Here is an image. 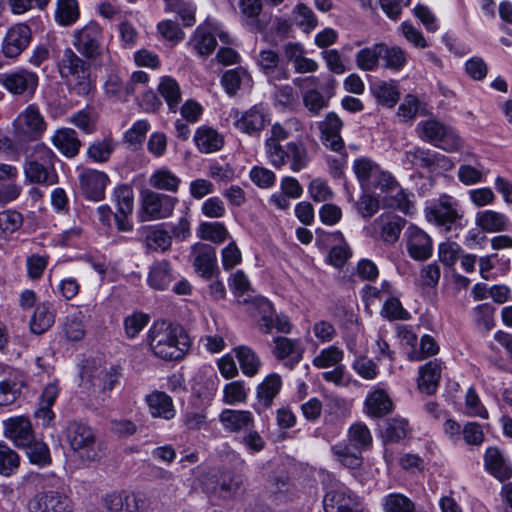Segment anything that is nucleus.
<instances>
[{
  "label": "nucleus",
  "instance_id": "64",
  "mask_svg": "<svg viewBox=\"0 0 512 512\" xmlns=\"http://www.w3.org/2000/svg\"><path fill=\"white\" fill-rule=\"evenodd\" d=\"M383 505L386 512H415L412 501L402 494H389Z\"/></svg>",
  "mask_w": 512,
  "mask_h": 512
},
{
  "label": "nucleus",
  "instance_id": "11",
  "mask_svg": "<svg viewBox=\"0 0 512 512\" xmlns=\"http://www.w3.org/2000/svg\"><path fill=\"white\" fill-rule=\"evenodd\" d=\"M16 133L30 140H38L47 129V123L35 104L27 106L13 122Z\"/></svg>",
  "mask_w": 512,
  "mask_h": 512
},
{
  "label": "nucleus",
  "instance_id": "50",
  "mask_svg": "<svg viewBox=\"0 0 512 512\" xmlns=\"http://www.w3.org/2000/svg\"><path fill=\"white\" fill-rule=\"evenodd\" d=\"M160 95L165 99L170 111L176 112L181 101L180 86L175 79L166 76L158 85Z\"/></svg>",
  "mask_w": 512,
  "mask_h": 512
},
{
  "label": "nucleus",
  "instance_id": "60",
  "mask_svg": "<svg viewBox=\"0 0 512 512\" xmlns=\"http://www.w3.org/2000/svg\"><path fill=\"white\" fill-rule=\"evenodd\" d=\"M247 395L245 383L241 380L227 383L223 388V402L227 405L244 403L247 399Z\"/></svg>",
  "mask_w": 512,
  "mask_h": 512
},
{
  "label": "nucleus",
  "instance_id": "46",
  "mask_svg": "<svg viewBox=\"0 0 512 512\" xmlns=\"http://www.w3.org/2000/svg\"><path fill=\"white\" fill-rule=\"evenodd\" d=\"M23 216L14 209L0 212V239L8 240L23 225Z\"/></svg>",
  "mask_w": 512,
  "mask_h": 512
},
{
  "label": "nucleus",
  "instance_id": "31",
  "mask_svg": "<svg viewBox=\"0 0 512 512\" xmlns=\"http://www.w3.org/2000/svg\"><path fill=\"white\" fill-rule=\"evenodd\" d=\"M475 223L487 233L506 231L510 226L509 218L505 214L494 210L479 211L476 214Z\"/></svg>",
  "mask_w": 512,
  "mask_h": 512
},
{
  "label": "nucleus",
  "instance_id": "28",
  "mask_svg": "<svg viewBox=\"0 0 512 512\" xmlns=\"http://www.w3.org/2000/svg\"><path fill=\"white\" fill-rule=\"evenodd\" d=\"M274 343L275 346L272 353L277 359L284 360L289 358L291 368L301 361L304 349L299 340H293L287 337H276Z\"/></svg>",
  "mask_w": 512,
  "mask_h": 512
},
{
  "label": "nucleus",
  "instance_id": "2",
  "mask_svg": "<svg viewBox=\"0 0 512 512\" xmlns=\"http://www.w3.org/2000/svg\"><path fill=\"white\" fill-rule=\"evenodd\" d=\"M65 438L76 456L87 462H95L103 456L102 442L93 428L86 423L73 420L66 426Z\"/></svg>",
  "mask_w": 512,
  "mask_h": 512
},
{
  "label": "nucleus",
  "instance_id": "33",
  "mask_svg": "<svg viewBox=\"0 0 512 512\" xmlns=\"http://www.w3.org/2000/svg\"><path fill=\"white\" fill-rule=\"evenodd\" d=\"M259 308L264 313L261 318L260 326L264 329L265 333H270L274 328L282 333L290 332L291 323L289 318L285 315H274L272 313V304L268 300H261Z\"/></svg>",
  "mask_w": 512,
  "mask_h": 512
},
{
  "label": "nucleus",
  "instance_id": "9",
  "mask_svg": "<svg viewBox=\"0 0 512 512\" xmlns=\"http://www.w3.org/2000/svg\"><path fill=\"white\" fill-rule=\"evenodd\" d=\"M73 502L58 490H46L35 494L27 503V512H72Z\"/></svg>",
  "mask_w": 512,
  "mask_h": 512
},
{
  "label": "nucleus",
  "instance_id": "24",
  "mask_svg": "<svg viewBox=\"0 0 512 512\" xmlns=\"http://www.w3.org/2000/svg\"><path fill=\"white\" fill-rule=\"evenodd\" d=\"M406 220L392 214H382L373 222L375 229L380 231L381 239L388 244H394L401 234Z\"/></svg>",
  "mask_w": 512,
  "mask_h": 512
},
{
  "label": "nucleus",
  "instance_id": "35",
  "mask_svg": "<svg viewBox=\"0 0 512 512\" xmlns=\"http://www.w3.org/2000/svg\"><path fill=\"white\" fill-rule=\"evenodd\" d=\"M56 310L50 302L37 305L31 319L30 329L34 334L40 335L52 327L55 322Z\"/></svg>",
  "mask_w": 512,
  "mask_h": 512
},
{
  "label": "nucleus",
  "instance_id": "3",
  "mask_svg": "<svg viewBox=\"0 0 512 512\" xmlns=\"http://www.w3.org/2000/svg\"><path fill=\"white\" fill-rule=\"evenodd\" d=\"M61 78L67 80L72 92L79 96H87L91 89L89 77L90 65L78 56L71 48H66L58 62Z\"/></svg>",
  "mask_w": 512,
  "mask_h": 512
},
{
  "label": "nucleus",
  "instance_id": "4",
  "mask_svg": "<svg viewBox=\"0 0 512 512\" xmlns=\"http://www.w3.org/2000/svg\"><path fill=\"white\" fill-rule=\"evenodd\" d=\"M416 132L422 141L446 152L458 151L463 145L462 139L452 127L434 118L420 121Z\"/></svg>",
  "mask_w": 512,
  "mask_h": 512
},
{
  "label": "nucleus",
  "instance_id": "52",
  "mask_svg": "<svg viewBox=\"0 0 512 512\" xmlns=\"http://www.w3.org/2000/svg\"><path fill=\"white\" fill-rule=\"evenodd\" d=\"M115 149V143L111 137H105L94 141L88 148V157L98 163L107 162Z\"/></svg>",
  "mask_w": 512,
  "mask_h": 512
},
{
  "label": "nucleus",
  "instance_id": "56",
  "mask_svg": "<svg viewBox=\"0 0 512 512\" xmlns=\"http://www.w3.org/2000/svg\"><path fill=\"white\" fill-rule=\"evenodd\" d=\"M373 95L380 103L386 104L390 107L394 106L400 97L396 85L393 82H379L372 88Z\"/></svg>",
  "mask_w": 512,
  "mask_h": 512
},
{
  "label": "nucleus",
  "instance_id": "7",
  "mask_svg": "<svg viewBox=\"0 0 512 512\" xmlns=\"http://www.w3.org/2000/svg\"><path fill=\"white\" fill-rule=\"evenodd\" d=\"M37 73L25 68L0 73V85L14 96L32 98L37 90Z\"/></svg>",
  "mask_w": 512,
  "mask_h": 512
},
{
  "label": "nucleus",
  "instance_id": "57",
  "mask_svg": "<svg viewBox=\"0 0 512 512\" xmlns=\"http://www.w3.org/2000/svg\"><path fill=\"white\" fill-rule=\"evenodd\" d=\"M239 10L242 19L250 27L258 26V18L263 9L262 0H239Z\"/></svg>",
  "mask_w": 512,
  "mask_h": 512
},
{
  "label": "nucleus",
  "instance_id": "16",
  "mask_svg": "<svg viewBox=\"0 0 512 512\" xmlns=\"http://www.w3.org/2000/svg\"><path fill=\"white\" fill-rule=\"evenodd\" d=\"M190 259L195 271L205 279H210L218 269L216 249L210 244H194L191 247Z\"/></svg>",
  "mask_w": 512,
  "mask_h": 512
},
{
  "label": "nucleus",
  "instance_id": "43",
  "mask_svg": "<svg viewBox=\"0 0 512 512\" xmlns=\"http://www.w3.org/2000/svg\"><path fill=\"white\" fill-rule=\"evenodd\" d=\"M242 373L247 377L258 374L262 362L258 355L248 346H239L234 349Z\"/></svg>",
  "mask_w": 512,
  "mask_h": 512
},
{
  "label": "nucleus",
  "instance_id": "48",
  "mask_svg": "<svg viewBox=\"0 0 512 512\" xmlns=\"http://www.w3.org/2000/svg\"><path fill=\"white\" fill-rule=\"evenodd\" d=\"M79 6L76 0H58L55 9V21L61 26H70L79 18Z\"/></svg>",
  "mask_w": 512,
  "mask_h": 512
},
{
  "label": "nucleus",
  "instance_id": "10",
  "mask_svg": "<svg viewBox=\"0 0 512 512\" xmlns=\"http://www.w3.org/2000/svg\"><path fill=\"white\" fill-rule=\"evenodd\" d=\"M374 186L380 187L384 195L381 197V202L384 207L397 209L405 214L410 213L412 203L408 195L399 186L394 177L389 173L380 174L378 183Z\"/></svg>",
  "mask_w": 512,
  "mask_h": 512
},
{
  "label": "nucleus",
  "instance_id": "6",
  "mask_svg": "<svg viewBox=\"0 0 512 512\" xmlns=\"http://www.w3.org/2000/svg\"><path fill=\"white\" fill-rule=\"evenodd\" d=\"M103 30L95 21H90L74 31L73 46L86 59L95 60L104 51Z\"/></svg>",
  "mask_w": 512,
  "mask_h": 512
},
{
  "label": "nucleus",
  "instance_id": "42",
  "mask_svg": "<svg viewBox=\"0 0 512 512\" xmlns=\"http://www.w3.org/2000/svg\"><path fill=\"white\" fill-rule=\"evenodd\" d=\"M383 49H385V43H376L359 50L355 57L357 67L362 71H375L379 66Z\"/></svg>",
  "mask_w": 512,
  "mask_h": 512
},
{
  "label": "nucleus",
  "instance_id": "54",
  "mask_svg": "<svg viewBox=\"0 0 512 512\" xmlns=\"http://www.w3.org/2000/svg\"><path fill=\"white\" fill-rule=\"evenodd\" d=\"M353 170L356 174L357 179L362 183L366 184L373 176H377L379 181L380 172L379 166L374 163L371 159L362 157L356 159L353 164Z\"/></svg>",
  "mask_w": 512,
  "mask_h": 512
},
{
  "label": "nucleus",
  "instance_id": "18",
  "mask_svg": "<svg viewBox=\"0 0 512 512\" xmlns=\"http://www.w3.org/2000/svg\"><path fill=\"white\" fill-rule=\"evenodd\" d=\"M3 435L11 440L17 447L23 448L34 440V432L28 418L13 417L3 422Z\"/></svg>",
  "mask_w": 512,
  "mask_h": 512
},
{
  "label": "nucleus",
  "instance_id": "37",
  "mask_svg": "<svg viewBox=\"0 0 512 512\" xmlns=\"http://www.w3.org/2000/svg\"><path fill=\"white\" fill-rule=\"evenodd\" d=\"M53 145L66 157H75L80 150L81 141L77 133L71 128H62L55 132L52 137Z\"/></svg>",
  "mask_w": 512,
  "mask_h": 512
},
{
  "label": "nucleus",
  "instance_id": "36",
  "mask_svg": "<svg viewBox=\"0 0 512 512\" xmlns=\"http://www.w3.org/2000/svg\"><path fill=\"white\" fill-rule=\"evenodd\" d=\"M441 377V365L437 360L419 367L418 388L428 395L434 394Z\"/></svg>",
  "mask_w": 512,
  "mask_h": 512
},
{
  "label": "nucleus",
  "instance_id": "47",
  "mask_svg": "<svg viewBox=\"0 0 512 512\" xmlns=\"http://www.w3.org/2000/svg\"><path fill=\"white\" fill-rule=\"evenodd\" d=\"M20 462V455L5 442L0 441V475L10 477L16 474Z\"/></svg>",
  "mask_w": 512,
  "mask_h": 512
},
{
  "label": "nucleus",
  "instance_id": "38",
  "mask_svg": "<svg viewBox=\"0 0 512 512\" xmlns=\"http://www.w3.org/2000/svg\"><path fill=\"white\" fill-rule=\"evenodd\" d=\"M194 141L202 153H212L220 150L223 146L222 136L208 126H201L196 130Z\"/></svg>",
  "mask_w": 512,
  "mask_h": 512
},
{
  "label": "nucleus",
  "instance_id": "13",
  "mask_svg": "<svg viewBox=\"0 0 512 512\" xmlns=\"http://www.w3.org/2000/svg\"><path fill=\"white\" fill-rule=\"evenodd\" d=\"M268 109L263 104H255L248 110L237 113L235 126L250 136L258 135L269 122Z\"/></svg>",
  "mask_w": 512,
  "mask_h": 512
},
{
  "label": "nucleus",
  "instance_id": "23",
  "mask_svg": "<svg viewBox=\"0 0 512 512\" xmlns=\"http://www.w3.org/2000/svg\"><path fill=\"white\" fill-rule=\"evenodd\" d=\"M149 413L154 418L171 420L176 415L172 398L163 391L155 390L145 396Z\"/></svg>",
  "mask_w": 512,
  "mask_h": 512
},
{
  "label": "nucleus",
  "instance_id": "12",
  "mask_svg": "<svg viewBox=\"0 0 512 512\" xmlns=\"http://www.w3.org/2000/svg\"><path fill=\"white\" fill-rule=\"evenodd\" d=\"M177 198L148 191L144 194L142 200V220L149 221L163 219L172 215Z\"/></svg>",
  "mask_w": 512,
  "mask_h": 512
},
{
  "label": "nucleus",
  "instance_id": "19",
  "mask_svg": "<svg viewBox=\"0 0 512 512\" xmlns=\"http://www.w3.org/2000/svg\"><path fill=\"white\" fill-rule=\"evenodd\" d=\"M79 182L83 195L87 199L97 202L104 199L109 177L104 172L85 169L79 175Z\"/></svg>",
  "mask_w": 512,
  "mask_h": 512
},
{
  "label": "nucleus",
  "instance_id": "21",
  "mask_svg": "<svg viewBox=\"0 0 512 512\" xmlns=\"http://www.w3.org/2000/svg\"><path fill=\"white\" fill-rule=\"evenodd\" d=\"M256 62L269 81L286 80L289 78L288 70L282 63L280 55L272 49L260 51Z\"/></svg>",
  "mask_w": 512,
  "mask_h": 512
},
{
  "label": "nucleus",
  "instance_id": "34",
  "mask_svg": "<svg viewBox=\"0 0 512 512\" xmlns=\"http://www.w3.org/2000/svg\"><path fill=\"white\" fill-rule=\"evenodd\" d=\"M24 174L27 181L33 184L54 185L58 182L55 166L41 165L33 162L24 163Z\"/></svg>",
  "mask_w": 512,
  "mask_h": 512
},
{
  "label": "nucleus",
  "instance_id": "5",
  "mask_svg": "<svg viewBox=\"0 0 512 512\" xmlns=\"http://www.w3.org/2000/svg\"><path fill=\"white\" fill-rule=\"evenodd\" d=\"M424 212L428 222L442 228L445 232L462 228L463 215L458 209V202L449 195H441L438 199L429 202Z\"/></svg>",
  "mask_w": 512,
  "mask_h": 512
},
{
  "label": "nucleus",
  "instance_id": "32",
  "mask_svg": "<svg viewBox=\"0 0 512 512\" xmlns=\"http://www.w3.org/2000/svg\"><path fill=\"white\" fill-rule=\"evenodd\" d=\"M271 135L265 141L266 155L270 163H282V149L280 142L289 137L286 125L275 123L271 127Z\"/></svg>",
  "mask_w": 512,
  "mask_h": 512
},
{
  "label": "nucleus",
  "instance_id": "20",
  "mask_svg": "<svg viewBox=\"0 0 512 512\" xmlns=\"http://www.w3.org/2000/svg\"><path fill=\"white\" fill-rule=\"evenodd\" d=\"M405 161L416 168L432 169L437 165L447 169L452 167V162L446 156L421 147L406 151Z\"/></svg>",
  "mask_w": 512,
  "mask_h": 512
},
{
  "label": "nucleus",
  "instance_id": "44",
  "mask_svg": "<svg viewBox=\"0 0 512 512\" xmlns=\"http://www.w3.org/2000/svg\"><path fill=\"white\" fill-rule=\"evenodd\" d=\"M252 79L243 67L226 70L221 76V84L230 96H233L241 88L242 84H250Z\"/></svg>",
  "mask_w": 512,
  "mask_h": 512
},
{
  "label": "nucleus",
  "instance_id": "1",
  "mask_svg": "<svg viewBox=\"0 0 512 512\" xmlns=\"http://www.w3.org/2000/svg\"><path fill=\"white\" fill-rule=\"evenodd\" d=\"M148 344L154 356L166 361L181 360L191 345L181 325L166 321H157L150 327Z\"/></svg>",
  "mask_w": 512,
  "mask_h": 512
},
{
  "label": "nucleus",
  "instance_id": "63",
  "mask_svg": "<svg viewBox=\"0 0 512 512\" xmlns=\"http://www.w3.org/2000/svg\"><path fill=\"white\" fill-rule=\"evenodd\" d=\"M381 58L385 61V67L400 71L407 62L406 52L399 46L388 47L385 44Z\"/></svg>",
  "mask_w": 512,
  "mask_h": 512
},
{
  "label": "nucleus",
  "instance_id": "61",
  "mask_svg": "<svg viewBox=\"0 0 512 512\" xmlns=\"http://www.w3.org/2000/svg\"><path fill=\"white\" fill-rule=\"evenodd\" d=\"M63 330L69 340L80 341L85 335L82 313L68 315L64 321Z\"/></svg>",
  "mask_w": 512,
  "mask_h": 512
},
{
  "label": "nucleus",
  "instance_id": "26",
  "mask_svg": "<svg viewBox=\"0 0 512 512\" xmlns=\"http://www.w3.org/2000/svg\"><path fill=\"white\" fill-rule=\"evenodd\" d=\"M282 387V379L277 373L267 375L256 387L257 406L267 409L272 406Z\"/></svg>",
  "mask_w": 512,
  "mask_h": 512
},
{
  "label": "nucleus",
  "instance_id": "45",
  "mask_svg": "<svg viewBox=\"0 0 512 512\" xmlns=\"http://www.w3.org/2000/svg\"><path fill=\"white\" fill-rule=\"evenodd\" d=\"M181 179L166 167L155 170L149 178V184L155 189L177 192Z\"/></svg>",
  "mask_w": 512,
  "mask_h": 512
},
{
  "label": "nucleus",
  "instance_id": "30",
  "mask_svg": "<svg viewBox=\"0 0 512 512\" xmlns=\"http://www.w3.org/2000/svg\"><path fill=\"white\" fill-rule=\"evenodd\" d=\"M484 465L486 470L500 481L507 480L512 475V468L497 447L487 448L484 455Z\"/></svg>",
  "mask_w": 512,
  "mask_h": 512
},
{
  "label": "nucleus",
  "instance_id": "51",
  "mask_svg": "<svg viewBox=\"0 0 512 512\" xmlns=\"http://www.w3.org/2000/svg\"><path fill=\"white\" fill-rule=\"evenodd\" d=\"M333 456L336 460L349 469H357L362 464L361 452L352 451V448L348 444L339 443L331 448Z\"/></svg>",
  "mask_w": 512,
  "mask_h": 512
},
{
  "label": "nucleus",
  "instance_id": "55",
  "mask_svg": "<svg viewBox=\"0 0 512 512\" xmlns=\"http://www.w3.org/2000/svg\"><path fill=\"white\" fill-rule=\"evenodd\" d=\"M57 156L55 153L44 144H36L31 147L26 154L25 163L33 162L39 163L41 165H49L55 166V161Z\"/></svg>",
  "mask_w": 512,
  "mask_h": 512
},
{
  "label": "nucleus",
  "instance_id": "14",
  "mask_svg": "<svg viewBox=\"0 0 512 512\" xmlns=\"http://www.w3.org/2000/svg\"><path fill=\"white\" fill-rule=\"evenodd\" d=\"M32 32L28 25L20 23L7 31L2 41V53L6 58L18 57L30 44Z\"/></svg>",
  "mask_w": 512,
  "mask_h": 512
},
{
  "label": "nucleus",
  "instance_id": "62",
  "mask_svg": "<svg viewBox=\"0 0 512 512\" xmlns=\"http://www.w3.org/2000/svg\"><path fill=\"white\" fill-rule=\"evenodd\" d=\"M167 9L176 12L185 26L195 22V7L189 0H165Z\"/></svg>",
  "mask_w": 512,
  "mask_h": 512
},
{
  "label": "nucleus",
  "instance_id": "58",
  "mask_svg": "<svg viewBox=\"0 0 512 512\" xmlns=\"http://www.w3.org/2000/svg\"><path fill=\"white\" fill-rule=\"evenodd\" d=\"M199 233L202 239L211 241L215 244L224 242L229 236L228 230L224 224L220 222L202 223L199 227Z\"/></svg>",
  "mask_w": 512,
  "mask_h": 512
},
{
  "label": "nucleus",
  "instance_id": "29",
  "mask_svg": "<svg viewBox=\"0 0 512 512\" xmlns=\"http://www.w3.org/2000/svg\"><path fill=\"white\" fill-rule=\"evenodd\" d=\"M323 503L326 512H362L357 508L355 498L344 490L329 491Z\"/></svg>",
  "mask_w": 512,
  "mask_h": 512
},
{
  "label": "nucleus",
  "instance_id": "22",
  "mask_svg": "<svg viewBox=\"0 0 512 512\" xmlns=\"http://www.w3.org/2000/svg\"><path fill=\"white\" fill-rule=\"evenodd\" d=\"M282 163H271L275 168H281L286 164H290L293 172H299L305 169L309 162L310 156L304 143L301 141H292L286 144L282 149Z\"/></svg>",
  "mask_w": 512,
  "mask_h": 512
},
{
  "label": "nucleus",
  "instance_id": "8",
  "mask_svg": "<svg viewBox=\"0 0 512 512\" xmlns=\"http://www.w3.org/2000/svg\"><path fill=\"white\" fill-rule=\"evenodd\" d=\"M241 485V478L231 471L209 474L202 481L203 489L207 494L223 499L234 497Z\"/></svg>",
  "mask_w": 512,
  "mask_h": 512
},
{
  "label": "nucleus",
  "instance_id": "59",
  "mask_svg": "<svg viewBox=\"0 0 512 512\" xmlns=\"http://www.w3.org/2000/svg\"><path fill=\"white\" fill-rule=\"evenodd\" d=\"M408 431V422L404 419H390L385 423L382 437L385 442H399L404 439Z\"/></svg>",
  "mask_w": 512,
  "mask_h": 512
},
{
  "label": "nucleus",
  "instance_id": "41",
  "mask_svg": "<svg viewBox=\"0 0 512 512\" xmlns=\"http://www.w3.org/2000/svg\"><path fill=\"white\" fill-rule=\"evenodd\" d=\"M173 279L172 268L167 260L154 263L148 275L149 285L156 290H165Z\"/></svg>",
  "mask_w": 512,
  "mask_h": 512
},
{
  "label": "nucleus",
  "instance_id": "15",
  "mask_svg": "<svg viewBox=\"0 0 512 512\" xmlns=\"http://www.w3.org/2000/svg\"><path fill=\"white\" fill-rule=\"evenodd\" d=\"M406 248L411 258L425 261L431 257L433 247L430 236L415 225L407 227L405 233Z\"/></svg>",
  "mask_w": 512,
  "mask_h": 512
},
{
  "label": "nucleus",
  "instance_id": "27",
  "mask_svg": "<svg viewBox=\"0 0 512 512\" xmlns=\"http://www.w3.org/2000/svg\"><path fill=\"white\" fill-rule=\"evenodd\" d=\"M365 409L369 416L381 418L392 412L393 402L387 392L377 386L368 393L365 399Z\"/></svg>",
  "mask_w": 512,
  "mask_h": 512
},
{
  "label": "nucleus",
  "instance_id": "53",
  "mask_svg": "<svg viewBox=\"0 0 512 512\" xmlns=\"http://www.w3.org/2000/svg\"><path fill=\"white\" fill-rule=\"evenodd\" d=\"M26 454L32 464L38 466H47L51 464V455L48 445L42 441H35L25 447Z\"/></svg>",
  "mask_w": 512,
  "mask_h": 512
},
{
  "label": "nucleus",
  "instance_id": "39",
  "mask_svg": "<svg viewBox=\"0 0 512 512\" xmlns=\"http://www.w3.org/2000/svg\"><path fill=\"white\" fill-rule=\"evenodd\" d=\"M216 38L212 32L211 25L199 26L195 30L190 45L200 56L210 55L216 47Z\"/></svg>",
  "mask_w": 512,
  "mask_h": 512
},
{
  "label": "nucleus",
  "instance_id": "40",
  "mask_svg": "<svg viewBox=\"0 0 512 512\" xmlns=\"http://www.w3.org/2000/svg\"><path fill=\"white\" fill-rule=\"evenodd\" d=\"M146 247L154 251H167L172 244V236L168 230L164 228V224H159L147 228L145 231Z\"/></svg>",
  "mask_w": 512,
  "mask_h": 512
},
{
  "label": "nucleus",
  "instance_id": "17",
  "mask_svg": "<svg viewBox=\"0 0 512 512\" xmlns=\"http://www.w3.org/2000/svg\"><path fill=\"white\" fill-rule=\"evenodd\" d=\"M321 133V141L323 145L334 151L341 152L344 150V141L341 137L343 121L335 112H329L323 121L318 123Z\"/></svg>",
  "mask_w": 512,
  "mask_h": 512
},
{
  "label": "nucleus",
  "instance_id": "49",
  "mask_svg": "<svg viewBox=\"0 0 512 512\" xmlns=\"http://www.w3.org/2000/svg\"><path fill=\"white\" fill-rule=\"evenodd\" d=\"M348 441L354 450L362 452L372 445V435L365 424L357 422L348 430Z\"/></svg>",
  "mask_w": 512,
  "mask_h": 512
},
{
  "label": "nucleus",
  "instance_id": "25",
  "mask_svg": "<svg viewBox=\"0 0 512 512\" xmlns=\"http://www.w3.org/2000/svg\"><path fill=\"white\" fill-rule=\"evenodd\" d=\"M219 421L228 432H241L254 427L253 414L248 410L224 409Z\"/></svg>",
  "mask_w": 512,
  "mask_h": 512
}]
</instances>
